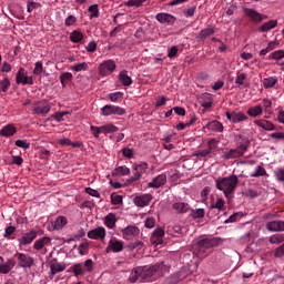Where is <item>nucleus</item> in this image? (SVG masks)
Here are the masks:
<instances>
[{
    "mask_svg": "<svg viewBox=\"0 0 284 284\" xmlns=\"http://www.w3.org/2000/svg\"><path fill=\"white\" fill-rule=\"evenodd\" d=\"M168 183V175L159 174L151 182L148 183V187H152L153 190H159V187H163Z\"/></svg>",
    "mask_w": 284,
    "mask_h": 284,
    "instance_id": "4468645a",
    "label": "nucleus"
},
{
    "mask_svg": "<svg viewBox=\"0 0 284 284\" xmlns=\"http://www.w3.org/2000/svg\"><path fill=\"white\" fill-rule=\"evenodd\" d=\"M268 58L274 59L276 61H278L280 59H284V51L283 50L274 51L273 53L270 54Z\"/></svg>",
    "mask_w": 284,
    "mask_h": 284,
    "instance_id": "6e6d98bb",
    "label": "nucleus"
},
{
    "mask_svg": "<svg viewBox=\"0 0 284 284\" xmlns=\"http://www.w3.org/2000/svg\"><path fill=\"white\" fill-rule=\"evenodd\" d=\"M68 225V219L65 216H59L55 220L54 227L55 230H61L62 227H65Z\"/></svg>",
    "mask_w": 284,
    "mask_h": 284,
    "instance_id": "58836bf2",
    "label": "nucleus"
},
{
    "mask_svg": "<svg viewBox=\"0 0 284 284\" xmlns=\"http://www.w3.org/2000/svg\"><path fill=\"white\" fill-rule=\"evenodd\" d=\"M50 110V102H48L47 100H41L33 105L32 112L33 114L43 115L48 114Z\"/></svg>",
    "mask_w": 284,
    "mask_h": 284,
    "instance_id": "1a4fd4ad",
    "label": "nucleus"
},
{
    "mask_svg": "<svg viewBox=\"0 0 284 284\" xmlns=\"http://www.w3.org/2000/svg\"><path fill=\"white\" fill-rule=\"evenodd\" d=\"M111 203L112 205H121L123 203V196L112 193Z\"/></svg>",
    "mask_w": 284,
    "mask_h": 284,
    "instance_id": "864d4df0",
    "label": "nucleus"
},
{
    "mask_svg": "<svg viewBox=\"0 0 284 284\" xmlns=\"http://www.w3.org/2000/svg\"><path fill=\"white\" fill-rule=\"evenodd\" d=\"M190 216H192V219H194V220H196V219H204L205 210L204 209L192 210Z\"/></svg>",
    "mask_w": 284,
    "mask_h": 284,
    "instance_id": "a19ab883",
    "label": "nucleus"
},
{
    "mask_svg": "<svg viewBox=\"0 0 284 284\" xmlns=\"http://www.w3.org/2000/svg\"><path fill=\"white\" fill-rule=\"evenodd\" d=\"M151 201H152V194H142L133 199V203L134 205H136V207H148Z\"/></svg>",
    "mask_w": 284,
    "mask_h": 284,
    "instance_id": "2eb2a0df",
    "label": "nucleus"
},
{
    "mask_svg": "<svg viewBox=\"0 0 284 284\" xmlns=\"http://www.w3.org/2000/svg\"><path fill=\"white\" fill-rule=\"evenodd\" d=\"M71 272H73V276L79 278V276H83L85 274V268H83V264L77 263L70 267Z\"/></svg>",
    "mask_w": 284,
    "mask_h": 284,
    "instance_id": "a878e982",
    "label": "nucleus"
},
{
    "mask_svg": "<svg viewBox=\"0 0 284 284\" xmlns=\"http://www.w3.org/2000/svg\"><path fill=\"white\" fill-rule=\"evenodd\" d=\"M17 265V262L12 258L7 260V262L0 263V274H10L12 270H14V266Z\"/></svg>",
    "mask_w": 284,
    "mask_h": 284,
    "instance_id": "6ab92c4d",
    "label": "nucleus"
},
{
    "mask_svg": "<svg viewBox=\"0 0 284 284\" xmlns=\"http://www.w3.org/2000/svg\"><path fill=\"white\" fill-rule=\"evenodd\" d=\"M268 241H270V243H272V244L278 245V244L283 243V241H284V233L274 234V235H272V236L270 237Z\"/></svg>",
    "mask_w": 284,
    "mask_h": 284,
    "instance_id": "ea45409f",
    "label": "nucleus"
},
{
    "mask_svg": "<svg viewBox=\"0 0 284 284\" xmlns=\"http://www.w3.org/2000/svg\"><path fill=\"white\" fill-rule=\"evenodd\" d=\"M51 273L54 276V274H59V272H64L65 270V265L55 263V264H51L50 266Z\"/></svg>",
    "mask_w": 284,
    "mask_h": 284,
    "instance_id": "c03bdc74",
    "label": "nucleus"
},
{
    "mask_svg": "<svg viewBox=\"0 0 284 284\" xmlns=\"http://www.w3.org/2000/svg\"><path fill=\"white\" fill-rule=\"evenodd\" d=\"M168 272H170V266L165 262H159L152 266L134 268L129 276V281L130 283H153L156 278L165 276Z\"/></svg>",
    "mask_w": 284,
    "mask_h": 284,
    "instance_id": "f257e3e1",
    "label": "nucleus"
},
{
    "mask_svg": "<svg viewBox=\"0 0 284 284\" xmlns=\"http://www.w3.org/2000/svg\"><path fill=\"white\" fill-rule=\"evenodd\" d=\"M246 151H247V144H240L235 149L225 151L224 158L225 159H239L240 156H243V154H245Z\"/></svg>",
    "mask_w": 284,
    "mask_h": 284,
    "instance_id": "6e6552de",
    "label": "nucleus"
},
{
    "mask_svg": "<svg viewBox=\"0 0 284 284\" xmlns=\"http://www.w3.org/2000/svg\"><path fill=\"white\" fill-rule=\"evenodd\" d=\"M105 227L98 226L91 231L88 232V239H92L94 241H103L105 239Z\"/></svg>",
    "mask_w": 284,
    "mask_h": 284,
    "instance_id": "ddd939ff",
    "label": "nucleus"
},
{
    "mask_svg": "<svg viewBox=\"0 0 284 284\" xmlns=\"http://www.w3.org/2000/svg\"><path fill=\"white\" fill-rule=\"evenodd\" d=\"M28 79V75H26V69L20 68L18 73H17V78L16 81L17 83H22V85H24V81Z\"/></svg>",
    "mask_w": 284,
    "mask_h": 284,
    "instance_id": "c9c22d12",
    "label": "nucleus"
},
{
    "mask_svg": "<svg viewBox=\"0 0 284 284\" xmlns=\"http://www.w3.org/2000/svg\"><path fill=\"white\" fill-rule=\"evenodd\" d=\"M209 130L213 132H223V124L219 121H212L207 124Z\"/></svg>",
    "mask_w": 284,
    "mask_h": 284,
    "instance_id": "f704fd0d",
    "label": "nucleus"
},
{
    "mask_svg": "<svg viewBox=\"0 0 284 284\" xmlns=\"http://www.w3.org/2000/svg\"><path fill=\"white\" fill-rule=\"evenodd\" d=\"M278 26V21L276 20H270L268 22H265L261 28L260 32H270V30H274Z\"/></svg>",
    "mask_w": 284,
    "mask_h": 284,
    "instance_id": "cd10ccee",
    "label": "nucleus"
},
{
    "mask_svg": "<svg viewBox=\"0 0 284 284\" xmlns=\"http://www.w3.org/2000/svg\"><path fill=\"white\" fill-rule=\"evenodd\" d=\"M72 81V73L64 72L60 75V82L63 88H65V83Z\"/></svg>",
    "mask_w": 284,
    "mask_h": 284,
    "instance_id": "a18cd8bd",
    "label": "nucleus"
},
{
    "mask_svg": "<svg viewBox=\"0 0 284 284\" xmlns=\"http://www.w3.org/2000/svg\"><path fill=\"white\" fill-rule=\"evenodd\" d=\"M213 152H214V144H209L207 149L197 151V156H207V154H212Z\"/></svg>",
    "mask_w": 284,
    "mask_h": 284,
    "instance_id": "49530a36",
    "label": "nucleus"
},
{
    "mask_svg": "<svg viewBox=\"0 0 284 284\" xmlns=\"http://www.w3.org/2000/svg\"><path fill=\"white\" fill-rule=\"evenodd\" d=\"M70 39L72 43H81V41H83V33H81V31H73L70 34Z\"/></svg>",
    "mask_w": 284,
    "mask_h": 284,
    "instance_id": "e433bc0d",
    "label": "nucleus"
},
{
    "mask_svg": "<svg viewBox=\"0 0 284 284\" xmlns=\"http://www.w3.org/2000/svg\"><path fill=\"white\" fill-rule=\"evenodd\" d=\"M212 34H214V29L213 28H206V29H203L199 33L196 39H200V41H205V39H207V37H212Z\"/></svg>",
    "mask_w": 284,
    "mask_h": 284,
    "instance_id": "7c9ffc66",
    "label": "nucleus"
},
{
    "mask_svg": "<svg viewBox=\"0 0 284 284\" xmlns=\"http://www.w3.org/2000/svg\"><path fill=\"white\" fill-rule=\"evenodd\" d=\"M122 154L123 156H125L126 159H132L134 156V150L132 149H122Z\"/></svg>",
    "mask_w": 284,
    "mask_h": 284,
    "instance_id": "e2e57ef3",
    "label": "nucleus"
},
{
    "mask_svg": "<svg viewBox=\"0 0 284 284\" xmlns=\"http://www.w3.org/2000/svg\"><path fill=\"white\" fill-rule=\"evenodd\" d=\"M0 134L1 136H13V134H17V128L12 124H8L0 130Z\"/></svg>",
    "mask_w": 284,
    "mask_h": 284,
    "instance_id": "bb28decb",
    "label": "nucleus"
},
{
    "mask_svg": "<svg viewBox=\"0 0 284 284\" xmlns=\"http://www.w3.org/2000/svg\"><path fill=\"white\" fill-rule=\"evenodd\" d=\"M156 21L160 23H174L175 18L169 13H158L155 17Z\"/></svg>",
    "mask_w": 284,
    "mask_h": 284,
    "instance_id": "412c9836",
    "label": "nucleus"
},
{
    "mask_svg": "<svg viewBox=\"0 0 284 284\" xmlns=\"http://www.w3.org/2000/svg\"><path fill=\"white\" fill-rule=\"evenodd\" d=\"M126 6L129 8H139V7L143 6V0H129L126 2Z\"/></svg>",
    "mask_w": 284,
    "mask_h": 284,
    "instance_id": "680f3d73",
    "label": "nucleus"
},
{
    "mask_svg": "<svg viewBox=\"0 0 284 284\" xmlns=\"http://www.w3.org/2000/svg\"><path fill=\"white\" fill-rule=\"evenodd\" d=\"M261 128H263L264 130H273L274 129V124L270 121H262L260 123Z\"/></svg>",
    "mask_w": 284,
    "mask_h": 284,
    "instance_id": "338daca9",
    "label": "nucleus"
},
{
    "mask_svg": "<svg viewBox=\"0 0 284 284\" xmlns=\"http://www.w3.org/2000/svg\"><path fill=\"white\" fill-rule=\"evenodd\" d=\"M113 70H116L114 60H106L99 65V73L101 77H108Z\"/></svg>",
    "mask_w": 284,
    "mask_h": 284,
    "instance_id": "9b49d317",
    "label": "nucleus"
},
{
    "mask_svg": "<svg viewBox=\"0 0 284 284\" xmlns=\"http://www.w3.org/2000/svg\"><path fill=\"white\" fill-rule=\"evenodd\" d=\"M88 247H90V243L84 242L81 243L78 247V252L81 256H85V254H88Z\"/></svg>",
    "mask_w": 284,
    "mask_h": 284,
    "instance_id": "09e8293b",
    "label": "nucleus"
},
{
    "mask_svg": "<svg viewBox=\"0 0 284 284\" xmlns=\"http://www.w3.org/2000/svg\"><path fill=\"white\" fill-rule=\"evenodd\" d=\"M274 256L276 258H281L282 256H284V244L275 250Z\"/></svg>",
    "mask_w": 284,
    "mask_h": 284,
    "instance_id": "774afa93",
    "label": "nucleus"
},
{
    "mask_svg": "<svg viewBox=\"0 0 284 284\" xmlns=\"http://www.w3.org/2000/svg\"><path fill=\"white\" fill-rule=\"evenodd\" d=\"M34 239H37V231L31 230L28 233H24L18 241L20 245H30Z\"/></svg>",
    "mask_w": 284,
    "mask_h": 284,
    "instance_id": "a211bd4d",
    "label": "nucleus"
},
{
    "mask_svg": "<svg viewBox=\"0 0 284 284\" xmlns=\"http://www.w3.org/2000/svg\"><path fill=\"white\" fill-rule=\"evenodd\" d=\"M130 174V168L122 165V166H116L112 171V176H128Z\"/></svg>",
    "mask_w": 284,
    "mask_h": 284,
    "instance_id": "b1692460",
    "label": "nucleus"
},
{
    "mask_svg": "<svg viewBox=\"0 0 284 284\" xmlns=\"http://www.w3.org/2000/svg\"><path fill=\"white\" fill-rule=\"evenodd\" d=\"M71 70H73V72H81L82 70H88V63L82 62V63L73 64L71 67Z\"/></svg>",
    "mask_w": 284,
    "mask_h": 284,
    "instance_id": "603ef678",
    "label": "nucleus"
},
{
    "mask_svg": "<svg viewBox=\"0 0 284 284\" xmlns=\"http://www.w3.org/2000/svg\"><path fill=\"white\" fill-rule=\"evenodd\" d=\"M244 14L251 19L254 23H261L263 19H267V16L261 14L258 11L250 8L244 9Z\"/></svg>",
    "mask_w": 284,
    "mask_h": 284,
    "instance_id": "f8f14e48",
    "label": "nucleus"
},
{
    "mask_svg": "<svg viewBox=\"0 0 284 284\" xmlns=\"http://www.w3.org/2000/svg\"><path fill=\"white\" fill-rule=\"evenodd\" d=\"M219 245V241L216 239H202L199 240L195 244L193 254L197 256V258H205L207 256V250H212V247H216Z\"/></svg>",
    "mask_w": 284,
    "mask_h": 284,
    "instance_id": "7ed1b4c3",
    "label": "nucleus"
},
{
    "mask_svg": "<svg viewBox=\"0 0 284 284\" xmlns=\"http://www.w3.org/2000/svg\"><path fill=\"white\" fill-rule=\"evenodd\" d=\"M145 227H148L149 230H152V227H154V225H156V220H154V217H149L145 220Z\"/></svg>",
    "mask_w": 284,
    "mask_h": 284,
    "instance_id": "0e129e2a",
    "label": "nucleus"
},
{
    "mask_svg": "<svg viewBox=\"0 0 284 284\" xmlns=\"http://www.w3.org/2000/svg\"><path fill=\"white\" fill-rule=\"evenodd\" d=\"M104 224L106 225V227H109V230H114V227L116 226V215H114V213H110L104 217Z\"/></svg>",
    "mask_w": 284,
    "mask_h": 284,
    "instance_id": "393cba45",
    "label": "nucleus"
},
{
    "mask_svg": "<svg viewBox=\"0 0 284 284\" xmlns=\"http://www.w3.org/2000/svg\"><path fill=\"white\" fill-rule=\"evenodd\" d=\"M109 99L113 103H116V102L121 101V99H123V93L122 92L111 93V94H109Z\"/></svg>",
    "mask_w": 284,
    "mask_h": 284,
    "instance_id": "5fc2aeb1",
    "label": "nucleus"
},
{
    "mask_svg": "<svg viewBox=\"0 0 284 284\" xmlns=\"http://www.w3.org/2000/svg\"><path fill=\"white\" fill-rule=\"evenodd\" d=\"M264 88L267 90L270 88H274L276 83H278V79L274 77L264 78L262 81Z\"/></svg>",
    "mask_w": 284,
    "mask_h": 284,
    "instance_id": "c85d7f7f",
    "label": "nucleus"
},
{
    "mask_svg": "<svg viewBox=\"0 0 284 284\" xmlns=\"http://www.w3.org/2000/svg\"><path fill=\"white\" fill-rule=\"evenodd\" d=\"M144 245L143 241H135L128 244L126 250H129V252H134V250H143Z\"/></svg>",
    "mask_w": 284,
    "mask_h": 284,
    "instance_id": "72a5a7b5",
    "label": "nucleus"
},
{
    "mask_svg": "<svg viewBox=\"0 0 284 284\" xmlns=\"http://www.w3.org/2000/svg\"><path fill=\"white\" fill-rule=\"evenodd\" d=\"M234 136L236 143H250V139L243 133H235Z\"/></svg>",
    "mask_w": 284,
    "mask_h": 284,
    "instance_id": "8fccbe9b",
    "label": "nucleus"
},
{
    "mask_svg": "<svg viewBox=\"0 0 284 284\" xmlns=\"http://www.w3.org/2000/svg\"><path fill=\"white\" fill-rule=\"evenodd\" d=\"M14 232H17V227H14V226H7L4 229V239H10V236H12L14 234Z\"/></svg>",
    "mask_w": 284,
    "mask_h": 284,
    "instance_id": "bf43d9fd",
    "label": "nucleus"
},
{
    "mask_svg": "<svg viewBox=\"0 0 284 284\" xmlns=\"http://www.w3.org/2000/svg\"><path fill=\"white\" fill-rule=\"evenodd\" d=\"M119 79L121 83L125 87H130V84L132 83V78L129 77L128 71L125 70L120 72Z\"/></svg>",
    "mask_w": 284,
    "mask_h": 284,
    "instance_id": "2f4dec72",
    "label": "nucleus"
},
{
    "mask_svg": "<svg viewBox=\"0 0 284 284\" xmlns=\"http://www.w3.org/2000/svg\"><path fill=\"white\" fill-rule=\"evenodd\" d=\"M247 114H248V116H258V115L263 114V108L261 105L250 108L247 110Z\"/></svg>",
    "mask_w": 284,
    "mask_h": 284,
    "instance_id": "4c0bfd02",
    "label": "nucleus"
},
{
    "mask_svg": "<svg viewBox=\"0 0 284 284\" xmlns=\"http://www.w3.org/2000/svg\"><path fill=\"white\" fill-rule=\"evenodd\" d=\"M83 270H84V273L88 272H92V267H94V262H92V260H87L84 261V264H83Z\"/></svg>",
    "mask_w": 284,
    "mask_h": 284,
    "instance_id": "4d7b16f0",
    "label": "nucleus"
},
{
    "mask_svg": "<svg viewBox=\"0 0 284 284\" xmlns=\"http://www.w3.org/2000/svg\"><path fill=\"white\" fill-rule=\"evenodd\" d=\"M42 73H43V63H41V61H38V62H36L33 74L39 77V74H42Z\"/></svg>",
    "mask_w": 284,
    "mask_h": 284,
    "instance_id": "052dcab7",
    "label": "nucleus"
},
{
    "mask_svg": "<svg viewBox=\"0 0 284 284\" xmlns=\"http://www.w3.org/2000/svg\"><path fill=\"white\" fill-rule=\"evenodd\" d=\"M14 258L18 260V267H22L23 270H30L34 265V257L29 254L17 252Z\"/></svg>",
    "mask_w": 284,
    "mask_h": 284,
    "instance_id": "20e7f679",
    "label": "nucleus"
},
{
    "mask_svg": "<svg viewBox=\"0 0 284 284\" xmlns=\"http://www.w3.org/2000/svg\"><path fill=\"white\" fill-rule=\"evenodd\" d=\"M132 168L133 176L128 180V183H134L135 181H139V179H141L148 171V163L141 162L140 164H133Z\"/></svg>",
    "mask_w": 284,
    "mask_h": 284,
    "instance_id": "423d86ee",
    "label": "nucleus"
},
{
    "mask_svg": "<svg viewBox=\"0 0 284 284\" xmlns=\"http://www.w3.org/2000/svg\"><path fill=\"white\" fill-rule=\"evenodd\" d=\"M247 116L243 112H233L232 122L241 123V121H245Z\"/></svg>",
    "mask_w": 284,
    "mask_h": 284,
    "instance_id": "37998d69",
    "label": "nucleus"
},
{
    "mask_svg": "<svg viewBox=\"0 0 284 284\" xmlns=\"http://www.w3.org/2000/svg\"><path fill=\"white\" fill-rule=\"evenodd\" d=\"M274 175L276 176L277 181H281V182L284 181V170L283 169L275 170Z\"/></svg>",
    "mask_w": 284,
    "mask_h": 284,
    "instance_id": "69168bd1",
    "label": "nucleus"
},
{
    "mask_svg": "<svg viewBox=\"0 0 284 284\" xmlns=\"http://www.w3.org/2000/svg\"><path fill=\"white\" fill-rule=\"evenodd\" d=\"M141 234V230L134 225H129L122 230V236L125 241H130L132 236H139Z\"/></svg>",
    "mask_w": 284,
    "mask_h": 284,
    "instance_id": "dca6fc26",
    "label": "nucleus"
},
{
    "mask_svg": "<svg viewBox=\"0 0 284 284\" xmlns=\"http://www.w3.org/2000/svg\"><path fill=\"white\" fill-rule=\"evenodd\" d=\"M173 210H175L178 214H185L186 212H190V204L185 202H176L173 204Z\"/></svg>",
    "mask_w": 284,
    "mask_h": 284,
    "instance_id": "4be33fe9",
    "label": "nucleus"
},
{
    "mask_svg": "<svg viewBox=\"0 0 284 284\" xmlns=\"http://www.w3.org/2000/svg\"><path fill=\"white\" fill-rule=\"evenodd\" d=\"M51 241H52V240H51L50 237H48V236H44V237H42V239H39V240H37V241L34 242L33 248H34V250H38V251L43 250L45 245H50Z\"/></svg>",
    "mask_w": 284,
    "mask_h": 284,
    "instance_id": "5701e85b",
    "label": "nucleus"
},
{
    "mask_svg": "<svg viewBox=\"0 0 284 284\" xmlns=\"http://www.w3.org/2000/svg\"><path fill=\"white\" fill-rule=\"evenodd\" d=\"M274 48H276V42L271 41V42L267 44V48L262 49V50L260 51V55H261V57H265V54H267V52H272V50H274Z\"/></svg>",
    "mask_w": 284,
    "mask_h": 284,
    "instance_id": "de8ad7c7",
    "label": "nucleus"
},
{
    "mask_svg": "<svg viewBox=\"0 0 284 284\" xmlns=\"http://www.w3.org/2000/svg\"><path fill=\"white\" fill-rule=\"evenodd\" d=\"M123 241L116 240V237H113L109 241L108 246L105 248L106 254H110V252H113L114 254H119V252H123Z\"/></svg>",
    "mask_w": 284,
    "mask_h": 284,
    "instance_id": "9d476101",
    "label": "nucleus"
},
{
    "mask_svg": "<svg viewBox=\"0 0 284 284\" xmlns=\"http://www.w3.org/2000/svg\"><path fill=\"white\" fill-rule=\"evenodd\" d=\"M9 89H10V80L8 78L0 80V90L2 92H8Z\"/></svg>",
    "mask_w": 284,
    "mask_h": 284,
    "instance_id": "3c124183",
    "label": "nucleus"
},
{
    "mask_svg": "<svg viewBox=\"0 0 284 284\" xmlns=\"http://www.w3.org/2000/svg\"><path fill=\"white\" fill-rule=\"evenodd\" d=\"M239 185V178L236 175H230L227 178H222L216 180L215 186L217 190L223 192L226 199H230V195L236 190Z\"/></svg>",
    "mask_w": 284,
    "mask_h": 284,
    "instance_id": "f03ea898",
    "label": "nucleus"
},
{
    "mask_svg": "<svg viewBox=\"0 0 284 284\" xmlns=\"http://www.w3.org/2000/svg\"><path fill=\"white\" fill-rule=\"evenodd\" d=\"M251 176L253 179H258V176H267V171L265 170V168L257 165L255 166V172L251 173Z\"/></svg>",
    "mask_w": 284,
    "mask_h": 284,
    "instance_id": "473e14b6",
    "label": "nucleus"
},
{
    "mask_svg": "<svg viewBox=\"0 0 284 284\" xmlns=\"http://www.w3.org/2000/svg\"><path fill=\"white\" fill-rule=\"evenodd\" d=\"M211 210H217V212H223L225 210V201L219 197L216 202H213L210 206Z\"/></svg>",
    "mask_w": 284,
    "mask_h": 284,
    "instance_id": "c756f323",
    "label": "nucleus"
},
{
    "mask_svg": "<svg viewBox=\"0 0 284 284\" xmlns=\"http://www.w3.org/2000/svg\"><path fill=\"white\" fill-rule=\"evenodd\" d=\"M102 116H110L112 114H116L118 116H123L125 114V109L121 106L106 104L100 110Z\"/></svg>",
    "mask_w": 284,
    "mask_h": 284,
    "instance_id": "0eeeda50",
    "label": "nucleus"
},
{
    "mask_svg": "<svg viewBox=\"0 0 284 284\" xmlns=\"http://www.w3.org/2000/svg\"><path fill=\"white\" fill-rule=\"evenodd\" d=\"M163 236H165V230L159 227L155 229L151 236V243L153 245H162L163 244Z\"/></svg>",
    "mask_w": 284,
    "mask_h": 284,
    "instance_id": "f3484780",
    "label": "nucleus"
},
{
    "mask_svg": "<svg viewBox=\"0 0 284 284\" xmlns=\"http://www.w3.org/2000/svg\"><path fill=\"white\" fill-rule=\"evenodd\" d=\"M201 99H202V103H201L202 108H206V109L212 108V97H210V94L204 93Z\"/></svg>",
    "mask_w": 284,
    "mask_h": 284,
    "instance_id": "79ce46f5",
    "label": "nucleus"
},
{
    "mask_svg": "<svg viewBox=\"0 0 284 284\" xmlns=\"http://www.w3.org/2000/svg\"><path fill=\"white\" fill-rule=\"evenodd\" d=\"M270 232H284V221H273L266 224Z\"/></svg>",
    "mask_w": 284,
    "mask_h": 284,
    "instance_id": "aec40b11",
    "label": "nucleus"
},
{
    "mask_svg": "<svg viewBox=\"0 0 284 284\" xmlns=\"http://www.w3.org/2000/svg\"><path fill=\"white\" fill-rule=\"evenodd\" d=\"M245 79H247V74H245V73H237L236 79H235L236 85H243Z\"/></svg>",
    "mask_w": 284,
    "mask_h": 284,
    "instance_id": "13d9d810",
    "label": "nucleus"
},
{
    "mask_svg": "<svg viewBox=\"0 0 284 284\" xmlns=\"http://www.w3.org/2000/svg\"><path fill=\"white\" fill-rule=\"evenodd\" d=\"M119 128H116L114 124H104L102 126H91V132L93 136L99 139L101 134H114Z\"/></svg>",
    "mask_w": 284,
    "mask_h": 284,
    "instance_id": "39448f33",
    "label": "nucleus"
}]
</instances>
